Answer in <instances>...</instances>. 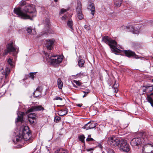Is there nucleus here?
Listing matches in <instances>:
<instances>
[{
    "mask_svg": "<svg viewBox=\"0 0 153 153\" xmlns=\"http://www.w3.org/2000/svg\"><path fill=\"white\" fill-rule=\"evenodd\" d=\"M13 11L15 14L24 19L32 20L31 17H34L36 15L35 6L28 4H26L23 10L18 7L15 8Z\"/></svg>",
    "mask_w": 153,
    "mask_h": 153,
    "instance_id": "obj_1",
    "label": "nucleus"
},
{
    "mask_svg": "<svg viewBox=\"0 0 153 153\" xmlns=\"http://www.w3.org/2000/svg\"><path fill=\"white\" fill-rule=\"evenodd\" d=\"M19 51V47L16 46L14 41H11L7 43L6 48L4 51L3 55L6 56L9 53H12L13 56L16 57Z\"/></svg>",
    "mask_w": 153,
    "mask_h": 153,
    "instance_id": "obj_2",
    "label": "nucleus"
},
{
    "mask_svg": "<svg viewBox=\"0 0 153 153\" xmlns=\"http://www.w3.org/2000/svg\"><path fill=\"white\" fill-rule=\"evenodd\" d=\"M102 41L108 45L111 48V51L116 54L121 53L122 50L118 49L117 47V42L114 40L111 39L107 36H105L102 38Z\"/></svg>",
    "mask_w": 153,
    "mask_h": 153,
    "instance_id": "obj_3",
    "label": "nucleus"
},
{
    "mask_svg": "<svg viewBox=\"0 0 153 153\" xmlns=\"http://www.w3.org/2000/svg\"><path fill=\"white\" fill-rule=\"evenodd\" d=\"M28 127L27 126H25L21 128L22 131H20L18 136L19 138H16V140L17 142L19 141L22 139L25 140L27 141L29 140L31 137V135L29 132Z\"/></svg>",
    "mask_w": 153,
    "mask_h": 153,
    "instance_id": "obj_4",
    "label": "nucleus"
},
{
    "mask_svg": "<svg viewBox=\"0 0 153 153\" xmlns=\"http://www.w3.org/2000/svg\"><path fill=\"white\" fill-rule=\"evenodd\" d=\"M148 136H144L141 138L138 137L133 139L131 141V144L132 146L142 144L144 145V146L148 144Z\"/></svg>",
    "mask_w": 153,
    "mask_h": 153,
    "instance_id": "obj_5",
    "label": "nucleus"
},
{
    "mask_svg": "<svg viewBox=\"0 0 153 153\" xmlns=\"http://www.w3.org/2000/svg\"><path fill=\"white\" fill-rule=\"evenodd\" d=\"M46 60L52 65L56 66L62 62L63 58L60 56L53 55L48 56L46 57Z\"/></svg>",
    "mask_w": 153,
    "mask_h": 153,
    "instance_id": "obj_6",
    "label": "nucleus"
},
{
    "mask_svg": "<svg viewBox=\"0 0 153 153\" xmlns=\"http://www.w3.org/2000/svg\"><path fill=\"white\" fill-rule=\"evenodd\" d=\"M120 150L126 152H128L130 150L129 145L127 143L126 140H121L118 145Z\"/></svg>",
    "mask_w": 153,
    "mask_h": 153,
    "instance_id": "obj_7",
    "label": "nucleus"
},
{
    "mask_svg": "<svg viewBox=\"0 0 153 153\" xmlns=\"http://www.w3.org/2000/svg\"><path fill=\"white\" fill-rule=\"evenodd\" d=\"M120 140L114 136H111L108 138L107 143L108 144L112 147L118 146Z\"/></svg>",
    "mask_w": 153,
    "mask_h": 153,
    "instance_id": "obj_8",
    "label": "nucleus"
},
{
    "mask_svg": "<svg viewBox=\"0 0 153 153\" xmlns=\"http://www.w3.org/2000/svg\"><path fill=\"white\" fill-rule=\"evenodd\" d=\"M142 153H153V146L149 144L148 142L146 145L143 147Z\"/></svg>",
    "mask_w": 153,
    "mask_h": 153,
    "instance_id": "obj_9",
    "label": "nucleus"
},
{
    "mask_svg": "<svg viewBox=\"0 0 153 153\" xmlns=\"http://www.w3.org/2000/svg\"><path fill=\"white\" fill-rule=\"evenodd\" d=\"M55 41V40L53 39L46 40L45 46L47 49L50 50H52L54 46Z\"/></svg>",
    "mask_w": 153,
    "mask_h": 153,
    "instance_id": "obj_10",
    "label": "nucleus"
},
{
    "mask_svg": "<svg viewBox=\"0 0 153 153\" xmlns=\"http://www.w3.org/2000/svg\"><path fill=\"white\" fill-rule=\"evenodd\" d=\"M44 110V108L42 105H36L32 106L27 111L26 113H28L35 111H43Z\"/></svg>",
    "mask_w": 153,
    "mask_h": 153,
    "instance_id": "obj_11",
    "label": "nucleus"
},
{
    "mask_svg": "<svg viewBox=\"0 0 153 153\" xmlns=\"http://www.w3.org/2000/svg\"><path fill=\"white\" fill-rule=\"evenodd\" d=\"M97 124L94 121H90L85 124L82 128L88 130L95 128Z\"/></svg>",
    "mask_w": 153,
    "mask_h": 153,
    "instance_id": "obj_12",
    "label": "nucleus"
},
{
    "mask_svg": "<svg viewBox=\"0 0 153 153\" xmlns=\"http://www.w3.org/2000/svg\"><path fill=\"white\" fill-rule=\"evenodd\" d=\"M37 117L35 113H30L28 115V120L30 123L33 124L36 120Z\"/></svg>",
    "mask_w": 153,
    "mask_h": 153,
    "instance_id": "obj_13",
    "label": "nucleus"
},
{
    "mask_svg": "<svg viewBox=\"0 0 153 153\" xmlns=\"http://www.w3.org/2000/svg\"><path fill=\"white\" fill-rule=\"evenodd\" d=\"M42 90V88L41 87H38L33 93L34 97H37L41 95Z\"/></svg>",
    "mask_w": 153,
    "mask_h": 153,
    "instance_id": "obj_14",
    "label": "nucleus"
},
{
    "mask_svg": "<svg viewBox=\"0 0 153 153\" xmlns=\"http://www.w3.org/2000/svg\"><path fill=\"white\" fill-rule=\"evenodd\" d=\"M143 92L145 93H149L151 92L153 90V86H144L143 87Z\"/></svg>",
    "mask_w": 153,
    "mask_h": 153,
    "instance_id": "obj_15",
    "label": "nucleus"
},
{
    "mask_svg": "<svg viewBox=\"0 0 153 153\" xmlns=\"http://www.w3.org/2000/svg\"><path fill=\"white\" fill-rule=\"evenodd\" d=\"M87 8L91 11V13L92 15H93L94 14L96 11L94 5L93 3H91L89 4L87 7Z\"/></svg>",
    "mask_w": 153,
    "mask_h": 153,
    "instance_id": "obj_16",
    "label": "nucleus"
},
{
    "mask_svg": "<svg viewBox=\"0 0 153 153\" xmlns=\"http://www.w3.org/2000/svg\"><path fill=\"white\" fill-rule=\"evenodd\" d=\"M125 53L126 56L128 57H131L132 56H136L134 52H132L131 51H123Z\"/></svg>",
    "mask_w": 153,
    "mask_h": 153,
    "instance_id": "obj_17",
    "label": "nucleus"
},
{
    "mask_svg": "<svg viewBox=\"0 0 153 153\" xmlns=\"http://www.w3.org/2000/svg\"><path fill=\"white\" fill-rule=\"evenodd\" d=\"M24 113L22 112H19L17 113L18 117L17 118L16 122L21 121L22 123L23 122V118Z\"/></svg>",
    "mask_w": 153,
    "mask_h": 153,
    "instance_id": "obj_18",
    "label": "nucleus"
},
{
    "mask_svg": "<svg viewBox=\"0 0 153 153\" xmlns=\"http://www.w3.org/2000/svg\"><path fill=\"white\" fill-rule=\"evenodd\" d=\"M68 111V109L65 108L64 109H62L58 111V114L59 116H62L66 115Z\"/></svg>",
    "mask_w": 153,
    "mask_h": 153,
    "instance_id": "obj_19",
    "label": "nucleus"
},
{
    "mask_svg": "<svg viewBox=\"0 0 153 153\" xmlns=\"http://www.w3.org/2000/svg\"><path fill=\"white\" fill-rule=\"evenodd\" d=\"M147 99L148 101L153 107V92L149 95H147Z\"/></svg>",
    "mask_w": 153,
    "mask_h": 153,
    "instance_id": "obj_20",
    "label": "nucleus"
},
{
    "mask_svg": "<svg viewBox=\"0 0 153 153\" xmlns=\"http://www.w3.org/2000/svg\"><path fill=\"white\" fill-rule=\"evenodd\" d=\"M130 31L133 33L134 34H137L139 32L138 30H135L134 27L132 26H130L128 27L127 31Z\"/></svg>",
    "mask_w": 153,
    "mask_h": 153,
    "instance_id": "obj_21",
    "label": "nucleus"
},
{
    "mask_svg": "<svg viewBox=\"0 0 153 153\" xmlns=\"http://www.w3.org/2000/svg\"><path fill=\"white\" fill-rule=\"evenodd\" d=\"M57 85L58 88L59 89H62L63 85V83L60 78H59L57 80Z\"/></svg>",
    "mask_w": 153,
    "mask_h": 153,
    "instance_id": "obj_22",
    "label": "nucleus"
},
{
    "mask_svg": "<svg viewBox=\"0 0 153 153\" xmlns=\"http://www.w3.org/2000/svg\"><path fill=\"white\" fill-rule=\"evenodd\" d=\"M54 153H67V152L66 150L62 148H60L57 149L55 151Z\"/></svg>",
    "mask_w": 153,
    "mask_h": 153,
    "instance_id": "obj_23",
    "label": "nucleus"
},
{
    "mask_svg": "<svg viewBox=\"0 0 153 153\" xmlns=\"http://www.w3.org/2000/svg\"><path fill=\"white\" fill-rule=\"evenodd\" d=\"M13 59L11 58H9L7 60V62L11 66L12 68L14 67V63L13 62Z\"/></svg>",
    "mask_w": 153,
    "mask_h": 153,
    "instance_id": "obj_24",
    "label": "nucleus"
},
{
    "mask_svg": "<svg viewBox=\"0 0 153 153\" xmlns=\"http://www.w3.org/2000/svg\"><path fill=\"white\" fill-rule=\"evenodd\" d=\"M76 11L77 13L82 12V5L81 3H78L77 4L76 8Z\"/></svg>",
    "mask_w": 153,
    "mask_h": 153,
    "instance_id": "obj_25",
    "label": "nucleus"
},
{
    "mask_svg": "<svg viewBox=\"0 0 153 153\" xmlns=\"http://www.w3.org/2000/svg\"><path fill=\"white\" fill-rule=\"evenodd\" d=\"M67 25L71 29V31L73 30V27L72 26L73 25V22L72 21H68L67 23Z\"/></svg>",
    "mask_w": 153,
    "mask_h": 153,
    "instance_id": "obj_26",
    "label": "nucleus"
},
{
    "mask_svg": "<svg viewBox=\"0 0 153 153\" xmlns=\"http://www.w3.org/2000/svg\"><path fill=\"white\" fill-rule=\"evenodd\" d=\"M78 138L79 141H81L82 143H85V141L84 139L85 138V137L84 135L82 134L81 135H79V136Z\"/></svg>",
    "mask_w": 153,
    "mask_h": 153,
    "instance_id": "obj_27",
    "label": "nucleus"
},
{
    "mask_svg": "<svg viewBox=\"0 0 153 153\" xmlns=\"http://www.w3.org/2000/svg\"><path fill=\"white\" fill-rule=\"evenodd\" d=\"M85 61L82 59H80L78 61V65L79 67H83Z\"/></svg>",
    "mask_w": 153,
    "mask_h": 153,
    "instance_id": "obj_28",
    "label": "nucleus"
},
{
    "mask_svg": "<svg viewBox=\"0 0 153 153\" xmlns=\"http://www.w3.org/2000/svg\"><path fill=\"white\" fill-rule=\"evenodd\" d=\"M10 72V69L9 68L7 67L5 69V78L7 77V76H8Z\"/></svg>",
    "mask_w": 153,
    "mask_h": 153,
    "instance_id": "obj_29",
    "label": "nucleus"
},
{
    "mask_svg": "<svg viewBox=\"0 0 153 153\" xmlns=\"http://www.w3.org/2000/svg\"><path fill=\"white\" fill-rule=\"evenodd\" d=\"M5 72L4 70L1 67L0 68V76L4 77L5 76Z\"/></svg>",
    "mask_w": 153,
    "mask_h": 153,
    "instance_id": "obj_30",
    "label": "nucleus"
},
{
    "mask_svg": "<svg viewBox=\"0 0 153 153\" xmlns=\"http://www.w3.org/2000/svg\"><path fill=\"white\" fill-rule=\"evenodd\" d=\"M122 4V0H117L115 2V5L117 7H119Z\"/></svg>",
    "mask_w": 153,
    "mask_h": 153,
    "instance_id": "obj_31",
    "label": "nucleus"
},
{
    "mask_svg": "<svg viewBox=\"0 0 153 153\" xmlns=\"http://www.w3.org/2000/svg\"><path fill=\"white\" fill-rule=\"evenodd\" d=\"M77 17L79 19L81 20L83 19V16L82 12L77 13Z\"/></svg>",
    "mask_w": 153,
    "mask_h": 153,
    "instance_id": "obj_32",
    "label": "nucleus"
},
{
    "mask_svg": "<svg viewBox=\"0 0 153 153\" xmlns=\"http://www.w3.org/2000/svg\"><path fill=\"white\" fill-rule=\"evenodd\" d=\"M73 83H75L76 85L80 86L81 85V83L79 81H76L75 80H73Z\"/></svg>",
    "mask_w": 153,
    "mask_h": 153,
    "instance_id": "obj_33",
    "label": "nucleus"
},
{
    "mask_svg": "<svg viewBox=\"0 0 153 153\" xmlns=\"http://www.w3.org/2000/svg\"><path fill=\"white\" fill-rule=\"evenodd\" d=\"M36 72H33V73H30V77L32 79H33L34 76V75H35L36 74Z\"/></svg>",
    "mask_w": 153,
    "mask_h": 153,
    "instance_id": "obj_34",
    "label": "nucleus"
},
{
    "mask_svg": "<svg viewBox=\"0 0 153 153\" xmlns=\"http://www.w3.org/2000/svg\"><path fill=\"white\" fill-rule=\"evenodd\" d=\"M60 119V117L58 116H56L55 117L54 121L56 122H58Z\"/></svg>",
    "mask_w": 153,
    "mask_h": 153,
    "instance_id": "obj_35",
    "label": "nucleus"
},
{
    "mask_svg": "<svg viewBox=\"0 0 153 153\" xmlns=\"http://www.w3.org/2000/svg\"><path fill=\"white\" fill-rule=\"evenodd\" d=\"M84 76V73L82 72H80L76 74V76L77 77H81L82 76Z\"/></svg>",
    "mask_w": 153,
    "mask_h": 153,
    "instance_id": "obj_36",
    "label": "nucleus"
},
{
    "mask_svg": "<svg viewBox=\"0 0 153 153\" xmlns=\"http://www.w3.org/2000/svg\"><path fill=\"white\" fill-rule=\"evenodd\" d=\"M84 27L87 30H89L91 29V28L89 25H85L84 26Z\"/></svg>",
    "mask_w": 153,
    "mask_h": 153,
    "instance_id": "obj_37",
    "label": "nucleus"
},
{
    "mask_svg": "<svg viewBox=\"0 0 153 153\" xmlns=\"http://www.w3.org/2000/svg\"><path fill=\"white\" fill-rule=\"evenodd\" d=\"M86 140L87 142L92 141H94V140L92 138H87Z\"/></svg>",
    "mask_w": 153,
    "mask_h": 153,
    "instance_id": "obj_38",
    "label": "nucleus"
},
{
    "mask_svg": "<svg viewBox=\"0 0 153 153\" xmlns=\"http://www.w3.org/2000/svg\"><path fill=\"white\" fill-rule=\"evenodd\" d=\"M26 30L29 34H30L32 32V29L30 27H28L27 28Z\"/></svg>",
    "mask_w": 153,
    "mask_h": 153,
    "instance_id": "obj_39",
    "label": "nucleus"
},
{
    "mask_svg": "<svg viewBox=\"0 0 153 153\" xmlns=\"http://www.w3.org/2000/svg\"><path fill=\"white\" fill-rule=\"evenodd\" d=\"M25 4V2L24 1H22L19 3V5L21 6H24Z\"/></svg>",
    "mask_w": 153,
    "mask_h": 153,
    "instance_id": "obj_40",
    "label": "nucleus"
},
{
    "mask_svg": "<svg viewBox=\"0 0 153 153\" xmlns=\"http://www.w3.org/2000/svg\"><path fill=\"white\" fill-rule=\"evenodd\" d=\"M54 100H62V98L61 97H56L55 98L53 99Z\"/></svg>",
    "mask_w": 153,
    "mask_h": 153,
    "instance_id": "obj_41",
    "label": "nucleus"
},
{
    "mask_svg": "<svg viewBox=\"0 0 153 153\" xmlns=\"http://www.w3.org/2000/svg\"><path fill=\"white\" fill-rule=\"evenodd\" d=\"M67 11V10L64 9H61V10L60 12V14L63 13H64L65 12H66Z\"/></svg>",
    "mask_w": 153,
    "mask_h": 153,
    "instance_id": "obj_42",
    "label": "nucleus"
},
{
    "mask_svg": "<svg viewBox=\"0 0 153 153\" xmlns=\"http://www.w3.org/2000/svg\"><path fill=\"white\" fill-rule=\"evenodd\" d=\"M112 90L114 92V93H116L117 92L118 89L117 88H112Z\"/></svg>",
    "mask_w": 153,
    "mask_h": 153,
    "instance_id": "obj_43",
    "label": "nucleus"
},
{
    "mask_svg": "<svg viewBox=\"0 0 153 153\" xmlns=\"http://www.w3.org/2000/svg\"><path fill=\"white\" fill-rule=\"evenodd\" d=\"M108 153H115V152L114 150L111 149L108 150Z\"/></svg>",
    "mask_w": 153,
    "mask_h": 153,
    "instance_id": "obj_44",
    "label": "nucleus"
},
{
    "mask_svg": "<svg viewBox=\"0 0 153 153\" xmlns=\"http://www.w3.org/2000/svg\"><path fill=\"white\" fill-rule=\"evenodd\" d=\"M67 18V16L66 15H65L62 17V20H65Z\"/></svg>",
    "mask_w": 153,
    "mask_h": 153,
    "instance_id": "obj_45",
    "label": "nucleus"
},
{
    "mask_svg": "<svg viewBox=\"0 0 153 153\" xmlns=\"http://www.w3.org/2000/svg\"><path fill=\"white\" fill-rule=\"evenodd\" d=\"M94 150V149L91 148L89 149H86V150L88 152L91 151L93 150Z\"/></svg>",
    "mask_w": 153,
    "mask_h": 153,
    "instance_id": "obj_46",
    "label": "nucleus"
},
{
    "mask_svg": "<svg viewBox=\"0 0 153 153\" xmlns=\"http://www.w3.org/2000/svg\"><path fill=\"white\" fill-rule=\"evenodd\" d=\"M83 92L86 95L89 92V90L86 91H84Z\"/></svg>",
    "mask_w": 153,
    "mask_h": 153,
    "instance_id": "obj_47",
    "label": "nucleus"
},
{
    "mask_svg": "<svg viewBox=\"0 0 153 153\" xmlns=\"http://www.w3.org/2000/svg\"><path fill=\"white\" fill-rule=\"evenodd\" d=\"M3 77H4L0 76V83L2 82Z\"/></svg>",
    "mask_w": 153,
    "mask_h": 153,
    "instance_id": "obj_48",
    "label": "nucleus"
},
{
    "mask_svg": "<svg viewBox=\"0 0 153 153\" xmlns=\"http://www.w3.org/2000/svg\"><path fill=\"white\" fill-rule=\"evenodd\" d=\"M77 106L79 107H81L82 106V104H78L77 105Z\"/></svg>",
    "mask_w": 153,
    "mask_h": 153,
    "instance_id": "obj_49",
    "label": "nucleus"
},
{
    "mask_svg": "<svg viewBox=\"0 0 153 153\" xmlns=\"http://www.w3.org/2000/svg\"><path fill=\"white\" fill-rule=\"evenodd\" d=\"M74 83H73V81L72 82V84L73 86L74 87L76 88L77 87L76 86V85L74 84Z\"/></svg>",
    "mask_w": 153,
    "mask_h": 153,
    "instance_id": "obj_50",
    "label": "nucleus"
},
{
    "mask_svg": "<svg viewBox=\"0 0 153 153\" xmlns=\"http://www.w3.org/2000/svg\"><path fill=\"white\" fill-rule=\"evenodd\" d=\"M87 138H91V135L89 134L88 135V137Z\"/></svg>",
    "mask_w": 153,
    "mask_h": 153,
    "instance_id": "obj_51",
    "label": "nucleus"
},
{
    "mask_svg": "<svg viewBox=\"0 0 153 153\" xmlns=\"http://www.w3.org/2000/svg\"><path fill=\"white\" fill-rule=\"evenodd\" d=\"M46 24L48 26L49 25V23L48 20V21L47 22Z\"/></svg>",
    "mask_w": 153,
    "mask_h": 153,
    "instance_id": "obj_52",
    "label": "nucleus"
},
{
    "mask_svg": "<svg viewBox=\"0 0 153 153\" xmlns=\"http://www.w3.org/2000/svg\"><path fill=\"white\" fill-rule=\"evenodd\" d=\"M86 95L85 94H84V95L83 96V97H85L86 96Z\"/></svg>",
    "mask_w": 153,
    "mask_h": 153,
    "instance_id": "obj_53",
    "label": "nucleus"
},
{
    "mask_svg": "<svg viewBox=\"0 0 153 153\" xmlns=\"http://www.w3.org/2000/svg\"><path fill=\"white\" fill-rule=\"evenodd\" d=\"M54 1L55 2H57L58 1V0H54Z\"/></svg>",
    "mask_w": 153,
    "mask_h": 153,
    "instance_id": "obj_54",
    "label": "nucleus"
},
{
    "mask_svg": "<svg viewBox=\"0 0 153 153\" xmlns=\"http://www.w3.org/2000/svg\"><path fill=\"white\" fill-rule=\"evenodd\" d=\"M116 45H117V47H118V48H119V47H118V46H117V44ZM117 49H119L118 48H117Z\"/></svg>",
    "mask_w": 153,
    "mask_h": 153,
    "instance_id": "obj_55",
    "label": "nucleus"
},
{
    "mask_svg": "<svg viewBox=\"0 0 153 153\" xmlns=\"http://www.w3.org/2000/svg\"><path fill=\"white\" fill-rule=\"evenodd\" d=\"M116 45H117V47H118V48H119V47H118V46H117V44ZM117 49H119L118 48H117Z\"/></svg>",
    "mask_w": 153,
    "mask_h": 153,
    "instance_id": "obj_56",
    "label": "nucleus"
},
{
    "mask_svg": "<svg viewBox=\"0 0 153 153\" xmlns=\"http://www.w3.org/2000/svg\"><path fill=\"white\" fill-rule=\"evenodd\" d=\"M152 82H153V79H152Z\"/></svg>",
    "mask_w": 153,
    "mask_h": 153,
    "instance_id": "obj_57",
    "label": "nucleus"
}]
</instances>
